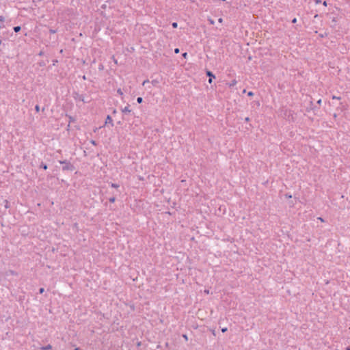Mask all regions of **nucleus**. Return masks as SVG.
Segmentation results:
<instances>
[{"instance_id":"f257e3e1","label":"nucleus","mask_w":350,"mask_h":350,"mask_svg":"<svg viewBox=\"0 0 350 350\" xmlns=\"http://www.w3.org/2000/svg\"><path fill=\"white\" fill-rule=\"evenodd\" d=\"M59 163L62 164V170L63 171H74L75 170V167L73 164H72L68 160L59 161Z\"/></svg>"},{"instance_id":"f03ea898","label":"nucleus","mask_w":350,"mask_h":350,"mask_svg":"<svg viewBox=\"0 0 350 350\" xmlns=\"http://www.w3.org/2000/svg\"><path fill=\"white\" fill-rule=\"evenodd\" d=\"M1 34L3 35L1 38L4 40H9L11 38H13V40L16 38V36H14L12 31H1Z\"/></svg>"},{"instance_id":"7ed1b4c3","label":"nucleus","mask_w":350,"mask_h":350,"mask_svg":"<svg viewBox=\"0 0 350 350\" xmlns=\"http://www.w3.org/2000/svg\"><path fill=\"white\" fill-rule=\"evenodd\" d=\"M72 96L75 100L82 101L83 103H87V101L84 99V96L83 94H80L77 92H74L72 93Z\"/></svg>"},{"instance_id":"20e7f679","label":"nucleus","mask_w":350,"mask_h":350,"mask_svg":"<svg viewBox=\"0 0 350 350\" xmlns=\"http://www.w3.org/2000/svg\"><path fill=\"white\" fill-rule=\"evenodd\" d=\"M284 116L288 120H294L293 118V111L288 109H285L284 111Z\"/></svg>"},{"instance_id":"39448f33","label":"nucleus","mask_w":350,"mask_h":350,"mask_svg":"<svg viewBox=\"0 0 350 350\" xmlns=\"http://www.w3.org/2000/svg\"><path fill=\"white\" fill-rule=\"evenodd\" d=\"M206 75L208 77V83L211 84L213 80L215 79V75L209 70H206Z\"/></svg>"},{"instance_id":"423d86ee","label":"nucleus","mask_w":350,"mask_h":350,"mask_svg":"<svg viewBox=\"0 0 350 350\" xmlns=\"http://www.w3.org/2000/svg\"><path fill=\"white\" fill-rule=\"evenodd\" d=\"M317 109H319V107H317L316 106H314L312 100H310L309 103V107H307L306 111H309L312 110L313 111H315Z\"/></svg>"},{"instance_id":"0eeeda50","label":"nucleus","mask_w":350,"mask_h":350,"mask_svg":"<svg viewBox=\"0 0 350 350\" xmlns=\"http://www.w3.org/2000/svg\"><path fill=\"white\" fill-rule=\"evenodd\" d=\"M66 116L68 118V119H69L68 124V126H67V130H68V131H69V129H70V123H71V122H75L76 119H75L74 117H72V116H69V115H68V114H66Z\"/></svg>"},{"instance_id":"6e6552de","label":"nucleus","mask_w":350,"mask_h":350,"mask_svg":"<svg viewBox=\"0 0 350 350\" xmlns=\"http://www.w3.org/2000/svg\"><path fill=\"white\" fill-rule=\"evenodd\" d=\"M110 124L111 125V126H113V120H112L111 116H109V115H108L107 116L105 124L106 125V124Z\"/></svg>"},{"instance_id":"1a4fd4ad","label":"nucleus","mask_w":350,"mask_h":350,"mask_svg":"<svg viewBox=\"0 0 350 350\" xmlns=\"http://www.w3.org/2000/svg\"><path fill=\"white\" fill-rule=\"evenodd\" d=\"M10 275L17 276L18 273L16 271H12V270H9L8 271L5 272V275L6 276H9Z\"/></svg>"},{"instance_id":"9d476101","label":"nucleus","mask_w":350,"mask_h":350,"mask_svg":"<svg viewBox=\"0 0 350 350\" xmlns=\"http://www.w3.org/2000/svg\"><path fill=\"white\" fill-rule=\"evenodd\" d=\"M237 83V81L236 79L232 80L230 83H228L227 85L229 88L234 87Z\"/></svg>"},{"instance_id":"9b49d317","label":"nucleus","mask_w":350,"mask_h":350,"mask_svg":"<svg viewBox=\"0 0 350 350\" xmlns=\"http://www.w3.org/2000/svg\"><path fill=\"white\" fill-rule=\"evenodd\" d=\"M40 350H51L52 346L51 345H47L46 346H42L40 348Z\"/></svg>"},{"instance_id":"f8f14e48","label":"nucleus","mask_w":350,"mask_h":350,"mask_svg":"<svg viewBox=\"0 0 350 350\" xmlns=\"http://www.w3.org/2000/svg\"><path fill=\"white\" fill-rule=\"evenodd\" d=\"M131 110L129 109V105L128 106L125 107L124 109H122V112L124 113H130Z\"/></svg>"},{"instance_id":"ddd939ff","label":"nucleus","mask_w":350,"mask_h":350,"mask_svg":"<svg viewBox=\"0 0 350 350\" xmlns=\"http://www.w3.org/2000/svg\"><path fill=\"white\" fill-rule=\"evenodd\" d=\"M39 168L46 170H47L48 166L45 163L42 161L41 163L40 164Z\"/></svg>"},{"instance_id":"4468645a","label":"nucleus","mask_w":350,"mask_h":350,"mask_svg":"<svg viewBox=\"0 0 350 350\" xmlns=\"http://www.w3.org/2000/svg\"><path fill=\"white\" fill-rule=\"evenodd\" d=\"M21 29V26H15L12 28V30L14 31V32L17 33V32H19Z\"/></svg>"},{"instance_id":"2eb2a0df","label":"nucleus","mask_w":350,"mask_h":350,"mask_svg":"<svg viewBox=\"0 0 350 350\" xmlns=\"http://www.w3.org/2000/svg\"><path fill=\"white\" fill-rule=\"evenodd\" d=\"M151 83L154 86H157L159 83V81L158 79H153Z\"/></svg>"},{"instance_id":"dca6fc26","label":"nucleus","mask_w":350,"mask_h":350,"mask_svg":"<svg viewBox=\"0 0 350 350\" xmlns=\"http://www.w3.org/2000/svg\"><path fill=\"white\" fill-rule=\"evenodd\" d=\"M116 200V196H111V197H110V198H109V201L110 202H111V203L115 202Z\"/></svg>"},{"instance_id":"f3484780","label":"nucleus","mask_w":350,"mask_h":350,"mask_svg":"<svg viewBox=\"0 0 350 350\" xmlns=\"http://www.w3.org/2000/svg\"><path fill=\"white\" fill-rule=\"evenodd\" d=\"M38 64L40 66V67H44L46 66V63L44 62V61H40L38 63Z\"/></svg>"},{"instance_id":"a211bd4d","label":"nucleus","mask_w":350,"mask_h":350,"mask_svg":"<svg viewBox=\"0 0 350 350\" xmlns=\"http://www.w3.org/2000/svg\"><path fill=\"white\" fill-rule=\"evenodd\" d=\"M90 143L92 144L94 146H96L98 145V143L94 139H91L90 141Z\"/></svg>"},{"instance_id":"6ab92c4d","label":"nucleus","mask_w":350,"mask_h":350,"mask_svg":"<svg viewBox=\"0 0 350 350\" xmlns=\"http://www.w3.org/2000/svg\"><path fill=\"white\" fill-rule=\"evenodd\" d=\"M111 187H113V188H118L120 187V185L118 184H116V183H111Z\"/></svg>"},{"instance_id":"aec40b11","label":"nucleus","mask_w":350,"mask_h":350,"mask_svg":"<svg viewBox=\"0 0 350 350\" xmlns=\"http://www.w3.org/2000/svg\"><path fill=\"white\" fill-rule=\"evenodd\" d=\"M285 198H287V199H291L292 198V195L289 193H286L285 194Z\"/></svg>"},{"instance_id":"412c9836","label":"nucleus","mask_w":350,"mask_h":350,"mask_svg":"<svg viewBox=\"0 0 350 350\" xmlns=\"http://www.w3.org/2000/svg\"><path fill=\"white\" fill-rule=\"evenodd\" d=\"M172 26L173 28L176 29V28L178 27V23L176 22H173L172 23Z\"/></svg>"},{"instance_id":"4be33fe9","label":"nucleus","mask_w":350,"mask_h":350,"mask_svg":"<svg viewBox=\"0 0 350 350\" xmlns=\"http://www.w3.org/2000/svg\"><path fill=\"white\" fill-rule=\"evenodd\" d=\"M117 93H118L119 95H120V96H122V95H123V92H122V91L121 88H118V89L117 90Z\"/></svg>"},{"instance_id":"5701e85b","label":"nucleus","mask_w":350,"mask_h":350,"mask_svg":"<svg viewBox=\"0 0 350 350\" xmlns=\"http://www.w3.org/2000/svg\"><path fill=\"white\" fill-rule=\"evenodd\" d=\"M208 23H209V24H210V25H213V24H214V23H215V22H214V20H213V19H212V18H208Z\"/></svg>"},{"instance_id":"b1692460","label":"nucleus","mask_w":350,"mask_h":350,"mask_svg":"<svg viewBox=\"0 0 350 350\" xmlns=\"http://www.w3.org/2000/svg\"><path fill=\"white\" fill-rule=\"evenodd\" d=\"M137 102L139 104L142 103L143 102V98H142V97H138V98H137Z\"/></svg>"},{"instance_id":"393cba45","label":"nucleus","mask_w":350,"mask_h":350,"mask_svg":"<svg viewBox=\"0 0 350 350\" xmlns=\"http://www.w3.org/2000/svg\"><path fill=\"white\" fill-rule=\"evenodd\" d=\"M182 337L185 339V341H188V336L186 334H183Z\"/></svg>"},{"instance_id":"a878e982","label":"nucleus","mask_w":350,"mask_h":350,"mask_svg":"<svg viewBox=\"0 0 350 350\" xmlns=\"http://www.w3.org/2000/svg\"><path fill=\"white\" fill-rule=\"evenodd\" d=\"M57 32V30L56 29H49V33L51 34H53V33H55Z\"/></svg>"},{"instance_id":"bb28decb","label":"nucleus","mask_w":350,"mask_h":350,"mask_svg":"<svg viewBox=\"0 0 350 350\" xmlns=\"http://www.w3.org/2000/svg\"><path fill=\"white\" fill-rule=\"evenodd\" d=\"M332 99H336V100H340L341 99V97H340V96H336L333 95V96H332Z\"/></svg>"},{"instance_id":"cd10ccee","label":"nucleus","mask_w":350,"mask_h":350,"mask_svg":"<svg viewBox=\"0 0 350 350\" xmlns=\"http://www.w3.org/2000/svg\"><path fill=\"white\" fill-rule=\"evenodd\" d=\"M4 202H5V207L6 208H8L9 207V202H8L7 200H5L4 201Z\"/></svg>"},{"instance_id":"c85d7f7f","label":"nucleus","mask_w":350,"mask_h":350,"mask_svg":"<svg viewBox=\"0 0 350 350\" xmlns=\"http://www.w3.org/2000/svg\"><path fill=\"white\" fill-rule=\"evenodd\" d=\"M35 110L36 112H39L40 111V106L38 105H36L35 106Z\"/></svg>"},{"instance_id":"c756f323","label":"nucleus","mask_w":350,"mask_h":350,"mask_svg":"<svg viewBox=\"0 0 350 350\" xmlns=\"http://www.w3.org/2000/svg\"><path fill=\"white\" fill-rule=\"evenodd\" d=\"M254 94V92H252V91H250V92H247V96H250V97L253 96Z\"/></svg>"},{"instance_id":"7c9ffc66","label":"nucleus","mask_w":350,"mask_h":350,"mask_svg":"<svg viewBox=\"0 0 350 350\" xmlns=\"http://www.w3.org/2000/svg\"><path fill=\"white\" fill-rule=\"evenodd\" d=\"M327 36V33H320L319 34V37L321 38H324V37H326Z\"/></svg>"},{"instance_id":"2f4dec72","label":"nucleus","mask_w":350,"mask_h":350,"mask_svg":"<svg viewBox=\"0 0 350 350\" xmlns=\"http://www.w3.org/2000/svg\"><path fill=\"white\" fill-rule=\"evenodd\" d=\"M44 292V288H42H42H39V293H40V294H42V293H43Z\"/></svg>"},{"instance_id":"473e14b6","label":"nucleus","mask_w":350,"mask_h":350,"mask_svg":"<svg viewBox=\"0 0 350 350\" xmlns=\"http://www.w3.org/2000/svg\"><path fill=\"white\" fill-rule=\"evenodd\" d=\"M187 55H188V54H187V52H185V53H183L182 54L183 57H184L185 59H186V58H187Z\"/></svg>"},{"instance_id":"72a5a7b5","label":"nucleus","mask_w":350,"mask_h":350,"mask_svg":"<svg viewBox=\"0 0 350 350\" xmlns=\"http://www.w3.org/2000/svg\"><path fill=\"white\" fill-rule=\"evenodd\" d=\"M221 332H222L223 333H225L226 332H227V331H228V328H227V327H223V328H221Z\"/></svg>"},{"instance_id":"f704fd0d","label":"nucleus","mask_w":350,"mask_h":350,"mask_svg":"<svg viewBox=\"0 0 350 350\" xmlns=\"http://www.w3.org/2000/svg\"><path fill=\"white\" fill-rule=\"evenodd\" d=\"M179 52H180V49H179L178 48H176V49H174V53H175L176 54L179 53Z\"/></svg>"},{"instance_id":"c9c22d12","label":"nucleus","mask_w":350,"mask_h":350,"mask_svg":"<svg viewBox=\"0 0 350 350\" xmlns=\"http://www.w3.org/2000/svg\"><path fill=\"white\" fill-rule=\"evenodd\" d=\"M44 55V52L43 51H40L38 53L39 56H43Z\"/></svg>"},{"instance_id":"e433bc0d","label":"nucleus","mask_w":350,"mask_h":350,"mask_svg":"<svg viewBox=\"0 0 350 350\" xmlns=\"http://www.w3.org/2000/svg\"><path fill=\"white\" fill-rule=\"evenodd\" d=\"M57 62H58V61L57 59H53V66H55Z\"/></svg>"},{"instance_id":"4c0bfd02","label":"nucleus","mask_w":350,"mask_h":350,"mask_svg":"<svg viewBox=\"0 0 350 350\" xmlns=\"http://www.w3.org/2000/svg\"><path fill=\"white\" fill-rule=\"evenodd\" d=\"M313 1H314V3H315L316 4H319V3H321V0H313Z\"/></svg>"},{"instance_id":"58836bf2","label":"nucleus","mask_w":350,"mask_h":350,"mask_svg":"<svg viewBox=\"0 0 350 350\" xmlns=\"http://www.w3.org/2000/svg\"><path fill=\"white\" fill-rule=\"evenodd\" d=\"M244 120L245 122H250V119L249 117H246Z\"/></svg>"},{"instance_id":"ea45409f","label":"nucleus","mask_w":350,"mask_h":350,"mask_svg":"<svg viewBox=\"0 0 350 350\" xmlns=\"http://www.w3.org/2000/svg\"><path fill=\"white\" fill-rule=\"evenodd\" d=\"M292 23L295 24L297 23V18H294L293 20H292Z\"/></svg>"},{"instance_id":"a19ab883","label":"nucleus","mask_w":350,"mask_h":350,"mask_svg":"<svg viewBox=\"0 0 350 350\" xmlns=\"http://www.w3.org/2000/svg\"><path fill=\"white\" fill-rule=\"evenodd\" d=\"M98 69H99L100 70H103V64H100V65H99V67H98Z\"/></svg>"},{"instance_id":"79ce46f5","label":"nucleus","mask_w":350,"mask_h":350,"mask_svg":"<svg viewBox=\"0 0 350 350\" xmlns=\"http://www.w3.org/2000/svg\"><path fill=\"white\" fill-rule=\"evenodd\" d=\"M149 83V80L148 79H146V80L144 81L143 85H144L145 83Z\"/></svg>"},{"instance_id":"37998d69","label":"nucleus","mask_w":350,"mask_h":350,"mask_svg":"<svg viewBox=\"0 0 350 350\" xmlns=\"http://www.w3.org/2000/svg\"><path fill=\"white\" fill-rule=\"evenodd\" d=\"M321 102H322L321 99H319V100H317V103L319 105H321Z\"/></svg>"},{"instance_id":"c03bdc74","label":"nucleus","mask_w":350,"mask_h":350,"mask_svg":"<svg viewBox=\"0 0 350 350\" xmlns=\"http://www.w3.org/2000/svg\"><path fill=\"white\" fill-rule=\"evenodd\" d=\"M1 25H3V23H4L5 19H4V17H3L2 16H1Z\"/></svg>"},{"instance_id":"a18cd8bd","label":"nucleus","mask_w":350,"mask_h":350,"mask_svg":"<svg viewBox=\"0 0 350 350\" xmlns=\"http://www.w3.org/2000/svg\"><path fill=\"white\" fill-rule=\"evenodd\" d=\"M218 22L220 23H223V18H219L218 19Z\"/></svg>"},{"instance_id":"49530a36","label":"nucleus","mask_w":350,"mask_h":350,"mask_svg":"<svg viewBox=\"0 0 350 350\" xmlns=\"http://www.w3.org/2000/svg\"><path fill=\"white\" fill-rule=\"evenodd\" d=\"M323 5L324 6H325V7H326V6L327 5V1H324L323 2Z\"/></svg>"},{"instance_id":"de8ad7c7","label":"nucleus","mask_w":350,"mask_h":350,"mask_svg":"<svg viewBox=\"0 0 350 350\" xmlns=\"http://www.w3.org/2000/svg\"><path fill=\"white\" fill-rule=\"evenodd\" d=\"M211 332H212L213 336H216V333H215V331L214 329H212Z\"/></svg>"},{"instance_id":"09e8293b","label":"nucleus","mask_w":350,"mask_h":350,"mask_svg":"<svg viewBox=\"0 0 350 350\" xmlns=\"http://www.w3.org/2000/svg\"><path fill=\"white\" fill-rule=\"evenodd\" d=\"M291 206H294L295 203L293 202H291L289 203Z\"/></svg>"},{"instance_id":"8fccbe9b","label":"nucleus","mask_w":350,"mask_h":350,"mask_svg":"<svg viewBox=\"0 0 350 350\" xmlns=\"http://www.w3.org/2000/svg\"><path fill=\"white\" fill-rule=\"evenodd\" d=\"M333 116H334V119H336V118H337V114H336V113H334Z\"/></svg>"},{"instance_id":"3c124183","label":"nucleus","mask_w":350,"mask_h":350,"mask_svg":"<svg viewBox=\"0 0 350 350\" xmlns=\"http://www.w3.org/2000/svg\"><path fill=\"white\" fill-rule=\"evenodd\" d=\"M74 350H82L80 347H76Z\"/></svg>"},{"instance_id":"603ef678","label":"nucleus","mask_w":350,"mask_h":350,"mask_svg":"<svg viewBox=\"0 0 350 350\" xmlns=\"http://www.w3.org/2000/svg\"><path fill=\"white\" fill-rule=\"evenodd\" d=\"M141 344H142L141 342H138L137 344V347L141 346Z\"/></svg>"},{"instance_id":"864d4df0","label":"nucleus","mask_w":350,"mask_h":350,"mask_svg":"<svg viewBox=\"0 0 350 350\" xmlns=\"http://www.w3.org/2000/svg\"><path fill=\"white\" fill-rule=\"evenodd\" d=\"M116 112H117L116 109H114L113 111V113L115 114V113H116Z\"/></svg>"},{"instance_id":"5fc2aeb1","label":"nucleus","mask_w":350,"mask_h":350,"mask_svg":"<svg viewBox=\"0 0 350 350\" xmlns=\"http://www.w3.org/2000/svg\"><path fill=\"white\" fill-rule=\"evenodd\" d=\"M332 22H334V23H335V22H336V18H335V17H334V18H333V19H332Z\"/></svg>"},{"instance_id":"6e6d98bb","label":"nucleus","mask_w":350,"mask_h":350,"mask_svg":"<svg viewBox=\"0 0 350 350\" xmlns=\"http://www.w3.org/2000/svg\"><path fill=\"white\" fill-rule=\"evenodd\" d=\"M165 345L166 347H169V343L166 342Z\"/></svg>"},{"instance_id":"4d7b16f0","label":"nucleus","mask_w":350,"mask_h":350,"mask_svg":"<svg viewBox=\"0 0 350 350\" xmlns=\"http://www.w3.org/2000/svg\"><path fill=\"white\" fill-rule=\"evenodd\" d=\"M345 350H350V346L347 347Z\"/></svg>"},{"instance_id":"13d9d810","label":"nucleus","mask_w":350,"mask_h":350,"mask_svg":"<svg viewBox=\"0 0 350 350\" xmlns=\"http://www.w3.org/2000/svg\"><path fill=\"white\" fill-rule=\"evenodd\" d=\"M157 349H160L161 348V345H158L157 347Z\"/></svg>"},{"instance_id":"bf43d9fd","label":"nucleus","mask_w":350,"mask_h":350,"mask_svg":"<svg viewBox=\"0 0 350 350\" xmlns=\"http://www.w3.org/2000/svg\"><path fill=\"white\" fill-rule=\"evenodd\" d=\"M97 130H98V128H95V129H94V132H96Z\"/></svg>"},{"instance_id":"052dcab7","label":"nucleus","mask_w":350,"mask_h":350,"mask_svg":"<svg viewBox=\"0 0 350 350\" xmlns=\"http://www.w3.org/2000/svg\"><path fill=\"white\" fill-rule=\"evenodd\" d=\"M245 92H246V90H245V89H244V90H243V93H245Z\"/></svg>"},{"instance_id":"680f3d73","label":"nucleus","mask_w":350,"mask_h":350,"mask_svg":"<svg viewBox=\"0 0 350 350\" xmlns=\"http://www.w3.org/2000/svg\"><path fill=\"white\" fill-rule=\"evenodd\" d=\"M131 308H132L133 310H134V306L133 305L132 306H131Z\"/></svg>"},{"instance_id":"e2e57ef3","label":"nucleus","mask_w":350,"mask_h":350,"mask_svg":"<svg viewBox=\"0 0 350 350\" xmlns=\"http://www.w3.org/2000/svg\"><path fill=\"white\" fill-rule=\"evenodd\" d=\"M4 27H5V26L3 25V26L1 27V29H3Z\"/></svg>"},{"instance_id":"0e129e2a","label":"nucleus","mask_w":350,"mask_h":350,"mask_svg":"<svg viewBox=\"0 0 350 350\" xmlns=\"http://www.w3.org/2000/svg\"><path fill=\"white\" fill-rule=\"evenodd\" d=\"M62 52H63V50H62V49H61V50H60V53H62Z\"/></svg>"}]
</instances>
